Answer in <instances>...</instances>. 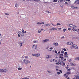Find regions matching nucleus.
<instances>
[{"label": "nucleus", "instance_id": "f257e3e1", "mask_svg": "<svg viewBox=\"0 0 79 79\" xmlns=\"http://www.w3.org/2000/svg\"><path fill=\"white\" fill-rule=\"evenodd\" d=\"M23 63H25V64H28V63H30V61L26 59H24L23 60Z\"/></svg>", "mask_w": 79, "mask_h": 79}, {"label": "nucleus", "instance_id": "f03ea898", "mask_svg": "<svg viewBox=\"0 0 79 79\" xmlns=\"http://www.w3.org/2000/svg\"><path fill=\"white\" fill-rule=\"evenodd\" d=\"M32 55L34 56H36L37 57H39L40 56V54L39 53L37 54H32Z\"/></svg>", "mask_w": 79, "mask_h": 79}, {"label": "nucleus", "instance_id": "7ed1b4c3", "mask_svg": "<svg viewBox=\"0 0 79 79\" xmlns=\"http://www.w3.org/2000/svg\"><path fill=\"white\" fill-rule=\"evenodd\" d=\"M72 47L73 48H75V49H77L78 47H77V46L76 45V44H73L72 45Z\"/></svg>", "mask_w": 79, "mask_h": 79}, {"label": "nucleus", "instance_id": "20e7f679", "mask_svg": "<svg viewBox=\"0 0 79 79\" xmlns=\"http://www.w3.org/2000/svg\"><path fill=\"white\" fill-rule=\"evenodd\" d=\"M37 48V46L36 45H33L32 48L33 50H35V49H36Z\"/></svg>", "mask_w": 79, "mask_h": 79}, {"label": "nucleus", "instance_id": "39448f33", "mask_svg": "<svg viewBox=\"0 0 79 79\" xmlns=\"http://www.w3.org/2000/svg\"><path fill=\"white\" fill-rule=\"evenodd\" d=\"M74 44V43H73V42H69L68 43H67V45H72V44Z\"/></svg>", "mask_w": 79, "mask_h": 79}, {"label": "nucleus", "instance_id": "423d86ee", "mask_svg": "<svg viewBox=\"0 0 79 79\" xmlns=\"http://www.w3.org/2000/svg\"><path fill=\"white\" fill-rule=\"evenodd\" d=\"M49 40L48 39H46L44 40L43 41V42H47Z\"/></svg>", "mask_w": 79, "mask_h": 79}, {"label": "nucleus", "instance_id": "0eeeda50", "mask_svg": "<svg viewBox=\"0 0 79 79\" xmlns=\"http://www.w3.org/2000/svg\"><path fill=\"white\" fill-rule=\"evenodd\" d=\"M53 45H54L55 47H57L58 45V44L57 43H53Z\"/></svg>", "mask_w": 79, "mask_h": 79}, {"label": "nucleus", "instance_id": "6e6552de", "mask_svg": "<svg viewBox=\"0 0 79 79\" xmlns=\"http://www.w3.org/2000/svg\"><path fill=\"white\" fill-rule=\"evenodd\" d=\"M64 56L66 58H67L68 56V54H67V52H65L64 53Z\"/></svg>", "mask_w": 79, "mask_h": 79}, {"label": "nucleus", "instance_id": "1a4fd4ad", "mask_svg": "<svg viewBox=\"0 0 79 79\" xmlns=\"http://www.w3.org/2000/svg\"><path fill=\"white\" fill-rule=\"evenodd\" d=\"M71 8H72V9H77V7H74L73 6H71Z\"/></svg>", "mask_w": 79, "mask_h": 79}, {"label": "nucleus", "instance_id": "9d476101", "mask_svg": "<svg viewBox=\"0 0 79 79\" xmlns=\"http://www.w3.org/2000/svg\"><path fill=\"white\" fill-rule=\"evenodd\" d=\"M51 26V25L50 24L48 23V24H44V26Z\"/></svg>", "mask_w": 79, "mask_h": 79}, {"label": "nucleus", "instance_id": "9b49d317", "mask_svg": "<svg viewBox=\"0 0 79 79\" xmlns=\"http://www.w3.org/2000/svg\"><path fill=\"white\" fill-rule=\"evenodd\" d=\"M57 28H51L50 29V31H55V30H57Z\"/></svg>", "mask_w": 79, "mask_h": 79}, {"label": "nucleus", "instance_id": "f8f14e48", "mask_svg": "<svg viewBox=\"0 0 79 79\" xmlns=\"http://www.w3.org/2000/svg\"><path fill=\"white\" fill-rule=\"evenodd\" d=\"M75 3H77V4H79V0H77L75 1Z\"/></svg>", "mask_w": 79, "mask_h": 79}, {"label": "nucleus", "instance_id": "ddd939ff", "mask_svg": "<svg viewBox=\"0 0 79 79\" xmlns=\"http://www.w3.org/2000/svg\"><path fill=\"white\" fill-rule=\"evenodd\" d=\"M75 60H78V61H79V57H76L75 58Z\"/></svg>", "mask_w": 79, "mask_h": 79}, {"label": "nucleus", "instance_id": "4468645a", "mask_svg": "<svg viewBox=\"0 0 79 79\" xmlns=\"http://www.w3.org/2000/svg\"><path fill=\"white\" fill-rule=\"evenodd\" d=\"M69 26L70 27H74V25L73 24H69Z\"/></svg>", "mask_w": 79, "mask_h": 79}, {"label": "nucleus", "instance_id": "2eb2a0df", "mask_svg": "<svg viewBox=\"0 0 79 79\" xmlns=\"http://www.w3.org/2000/svg\"><path fill=\"white\" fill-rule=\"evenodd\" d=\"M75 77H76V79H79V75H76L75 76Z\"/></svg>", "mask_w": 79, "mask_h": 79}, {"label": "nucleus", "instance_id": "dca6fc26", "mask_svg": "<svg viewBox=\"0 0 79 79\" xmlns=\"http://www.w3.org/2000/svg\"><path fill=\"white\" fill-rule=\"evenodd\" d=\"M71 66H76V64H74L73 63H71Z\"/></svg>", "mask_w": 79, "mask_h": 79}, {"label": "nucleus", "instance_id": "f3484780", "mask_svg": "<svg viewBox=\"0 0 79 79\" xmlns=\"http://www.w3.org/2000/svg\"><path fill=\"white\" fill-rule=\"evenodd\" d=\"M50 58L49 55L46 56V58H47V59H48V58Z\"/></svg>", "mask_w": 79, "mask_h": 79}, {"label": "nucleus", "instance_id": "a211bd4d", "mask_svg": "<svg viewBox=\"0 0 79 79\" xmlns=\"http://www.w3.org/2000/svg\"><path fill=\"white\" fill-rule=\"evenodd\" d=\"M41 31V30L40 29L38 30V33H40Z\"/></svg>", "mask_w": 79, "mask_h": 79}, {"label": "nucleus", "instance_id": "6ab92c4d", "mask_svg": "<svg viewBox=\"0 0 79 79\" xmlns=\"http://www.w3.org/2000/svg\"><path fill=\"white\" fill-rule=\"evenodd\" d=\"M3 72H6V69H2Z\"/></svg>", "mask_w": 79, "mask_h": 79}, {"label": "nucleus", "instance_id": "aec40b11", "mask_svg": "<svg viewBox=\"0 0 79 79\" xmlns=\"http://www.w3.org/2000/svg\"><path fill=\"white\" fill-rule=\"evenodd\" d=\"M66 74H71V72H68L66 73Z\"/></svg>", "mask_w": 79, "mask_h": 79}, {"label": "nucleus", "instance_id": "412c9836", "mask_svg": "<svg viewBox=\"0 0 79 79\" xmlns=\"http://www.w3.org/2000/svg\"><path fill=\"white\" fill-rule=\"evenodd\" d=\"M22 33L20 34L22 36H24V34L23 33V32H22Z\"/></svg>", "mask_w": 79, "mask_h": 79}, {"label": "nucleus", "instance_id": "4be33fe9", "mask_svg": "<svg viewBox=\"0 0 79 79\" xmlns=\"http://www.w3.org/2000/svg\"><path fill=\"white\" fill-rule=\"evenodd\" d=\"M33 1H34L35 2H39L40 0H33Z\"/></svg>", "mask_w": 79, "mask_h": 79}, {"label": "nucleus", "instance_id": "5701e85b", "mask_svg": "<svg viewBox=\"0 0 79 79\" xmlns=\"http://www.w3.org/2000/svg\"><path fill=\"white\" fill-rule=\"evenodd\" d=\"M58 2H63V0H57Z\"/></svg>", "mask_w": 79, "mask_h": 79}, {"label": "nucleus", "instance_id": "b1692460", "mask_svg": "<svg viewBox=\"0 0 79 79\" xmlns=\"http://www.w3.org/2000/svg\"><path fill=\"white\" fill-rule=\"evenodd\" d=\"M73 30L75 32H76V31H77V29H75V28H73Z\"/></svg>", "mask_w": 79, "mask_h": 79}, {"label": "nucleus", "instance_id": "393cba45", "mask_svg": "<svg viewBox=\"0 0 79 79\" xmlns=\"http://www.w3.org/2000/svg\"><path fill=\"white\" fill-rule=\"evenodd\" d=\"M15 7H17L18 6V3H16L15 6Z\"/></svg>", "mask_w": 79, "mask_h": 79}, {"label": "nucleus", "instance_id": "a878e982", "mask_svg": "<svg viewBox=\"0 0 79 79\" xmlns=\"http://www.w3.org/2000/svg\"><path fill=\"white\" fill-rule=\"evenodd\" d=\"M18 69H19V70H22V68H18Z\"/></svg>", "mask_w": 79, "mask_h": 79}, {"label": "nucleus", "instance_id": "bb28decb", "mask_svg": "<svg viewBox=\"0 0 79 79\" xmlns=\"http://www.w3.org/2000/svg\"><path fill=\"white\" fill-rule=\"evenodd\" d=\"M22 79H29L28 78L25 77V78H22Z\"/></svg>", "mask_w": 79, "mask_h": 79}, {"label": "nucleus", "instance_id": "cd10ccee", "mask_svg": "<svg viewBox=\"0 0 79 79\" xmlns=\"http://www.w3.org/2000/svg\"><path fill=\"white\" fill-rule=\"evenodd\" d=\"M66 29L64 28V29H63V32H65V31H66Z\"/></svg>", "mask_w": 79, "mask_h": 79}, {"label": "nucleus", "instance_id": "c85d7f7f", "mask_svg": "<svg viewBox=\"0 0 79 79\" xmlns=\"http://www.w3.org/2000/svg\"><path fill=\"white\" fill-rule=\"evenodd\" d=\"M53 2H57V0H53Z\"/></svg>", "mask_w": 79, "mask_h": 79}, {"label": "nucleus", "instance_id": "c756f323", "mask_svg": "<svg viewBox=\"0 0 79 79\" xmlns=\"http://www.w3.org/2000/svg\"><path fill=\"white\" fill-rule=\"evenodd\" d=\"M25 58L27 59V58H28V56H25Z\"/></svg>", "mask_w": 79, "mask_h": 79}, {"label": "nucleus", "instance_id": "7c9ffc66", "mask_svg": "<svg viewBox=\"0 0 79 79\" xmlns=\"http://www.w3.org/2000/svg\"><path fill=\"white\" fill-rule=\"evenodd\" d=\"M57 26H59V25H61L60 23H57Z\"/></svg>", "mask_w": 79, "mask_h": 79}, {"label": "nucleus", "instance_id": "2f4dec72", "mask_svg": "<svg viewBox=\"0 0 79 79\" xmlns=\"http://www.w3.org/2000/svg\"><path fill=\"white\" fill-rule=\"evenodd\" d=\"M23 45V44L21 43L20 44V47H21Z\"/></svg>", "mask_w": 79, "mask_h": 79}, {"label": "nucleus", "instance_id": "473e14b6", "mask_svg": "<svg viewBox=\"0 0 79 79\" xmlns=\"http://www.w3.org/2000/svg\"><path fill=\"white\" fill-rule=\"evenodd\" d=\"M59 56H63V54H60L59 55Z\"/></svg>", "mask_w": 79, "mask_h": 79}, {"label": "nucleus", "instance_id": "72a5a7b5", "mask_svg": "<svg viewBox=\"0 0 79 79\" xmlns=\"http://www.w3.org/2000/svg\"><path fill=\"white\" fill-rule=\"evenodd\" d=\"M47 72H48V73H52V72H50L48 70L47 71Z\"/></svg>", "mask_w": 79, "mask_h": 79}, {"label": "nucleus", "instance_id": "f704fd0d", "mask_svg": "<svg viewBox=\"0 0 79 79\" xmlns=\"http://www.w3.org/2000/svg\"><path fill=\"white\" fill-rule=\"evenodd\" d=\"M69 62H71L72 61V60L71 59L69 60Z\"/></svg>", "mask_w": 79, "mask_h": 79}, {"label": "nucleus", "instance_id": "c9c22d12", "mask_svg": "<svg viewBox=\"0 0 79 79\" xmlns=\"http://www.w3.org/2000/svg\"><path fill=\"white\" fill-rule=\"evenodd\" d=\"M64 51H62L61 52V53H64Z\"/></svg>", "mask_w": 79, "mask_h": 79}, {"label": "nucleus", "instance_id": "e433bc0d", "mask_svg": "<svg viewBox=\"0 0 79 79\" xmlns=\"http://www.w3.org/2000/svg\"><path fill=\"white\" fill-rule=\"evenodd\" d=\"M37 24L40 25V24H41V23L38 22V23H37Z\"/></svg>", "mask_w": 79, "mask_h": 79}, {"label": "nucleus", "instance_id": "4c0bfd02", "mask_svg": "<svg viewBox=\"0 0 79 79\" xmlns=\"http://www.w3.org/2000/svg\"><path fill=\"white\" fill-rule=\"evenodd\" d=\"M63 59H64V58L63 57H62L61 58V60H63Z\"/></svg>", "mask_w": 79, "mask_h": 79}, {"label": "nucleus", "instance_id": "58836bf2", "mask_svg": "<svg viewBox=\"0 0 79 79\" xmlns=\"http://www.w3.org/2000/svg\"><path fill=\"white\" fill-rule=\"evenodd\" d=\"M59 71H60V73H63V72L61 70H59Z\"/></svg>", "mask_w": 79, "mask_h": 79}, {"label": "nucleus", "instance_id": "ea45409f", "mask_svg": "<svg viewBox=\"0 0 79 79\" xmlns=\"http://www.w3.org/2000/svg\"><path fill=\"white\" fill-rule=\"evenodd\" d=\"M46 13H50V11H48V10H47L46 11Z\"/></svg>", "mask_w": 79, "mask_h": 79}, {"label": "nucleus", "instance_id": "a19ab883", "mask_svg": "<svg viewBox=\"0 0 79 79\" xmlns=\"http://www.w3.org/2000/svg\"><path fill=\"white\" fill-rule=\"evenodd\" d=\"M0 72H3V69H0Z\"/></svg>", "mask_w": 79, "mask_h": 79}, {"label": "nucleus", "instance_id": "79ce46f5", "mask_svg": "<svg viewBox=\"0 0 79 79\" xmlns=\"http://www.w3.org/2000/svg\"><path fill=\"white\" fill-rule=\"evenodd\" d=\"M0 72H3V69H0Z\"/></svg>", "mask_w": 79, "mask_h": 79}, {"label": "nucleus", "instance_id": "37998d69", "mask_svg": "<svg viewBox=\"0 0 79 79\" xmlns=\"http://www.w3.org/2000/svg\"><path fill=\"white\" fill-rule=\"evenodd\" d=\"M65 65V63L64 62L63 63V66H64Z\"/></svg>", "mask_w": 79, "mask_h": 79}, {"label": "nucleus", "instance_id": "c03bdc74", "mask_svg": "<svg viewBox=\"0 0 79 79\" xmlns=\"http://www.w3.org/2000/svg\"><path fill=\"white\" fill-rule=\"evenodd\" d=\"M70 70H71V69H67V71H70Z\"/></svg>", "mask_w": 79, "mask_h": 79}, {"label": "nucleus", "instance_id": "a18cd8bd", "mask_svg": "<svg viewBox=\"0 0 79 79\" xmlns=\"http://www.w3.org/2000/svg\"><path fill=\"white\" fill-rule=\"evenodd\" d=\"M19 34H22V32H21V31H19Z\"/></svg>", "mask_w": 79, "mask_h": 79}, {"label": "nucleus", "instance_id": "49530a36", "mask_svg": "<svg viewBox=\"0 0 79 79\" xmlns=\"http://www.w3.org/2000/svg\"><path fill=\"white\" fill-rule=\"evenodd\" d=\"M63 49L65 51H66V49L65 48H64Z\"/></svg>", "mask_w": 79, "mask_h": 79}, {"label": "nucleus", "instance_id": "de8ad7c7", "mask_svg": "<svg viewBox=\"0 0 79 79\" xmlns=\"http://www.w3.org/2000/svg\"><path fill=\"white\" fill-rule=\"evenodd\" d=\"M5 15H7L8 16V15H9V14H8V13H5Z\"/></svg>", "mask_w": 79, "mask_h": 79}, {"label": "nucleus", "instance_id": "09e8293b", "mask_svg": "<svg viewBox=\"0 0 79 79\" xmlns=\"http://www.w3.org/2000/svg\"><path fill=\"white\" fill-rule=\"evenodd\" d=\"M41 24H44V22H41Z\"/></svg>", "mask_w": 79, "mask_h": 79}, {"label": "nucleus", "instance_id": "8fccbe9b", "mask_svg": "<svg viewBox=\"0 0 79 79\" xmlns=\"http://www.w3.org/2000/svg\"><path fill=\"white\" fill-rule=\"evenodd\" d=\"M60 73L59 72H57V74H60Z\"/></svg>", "mask_w": 79, "mask_h": 79}, {"label": "nucleus", "instance_id": "3c124183", "mask_svg": "<svg viewBox=\"0 0 79 79\" xmlns=\"http://www.w3.org/2000/svg\"><path fill=\"white\" fill-rule=\"evenodd\" d=\"M49 49H50V50H52V49H53V48H52V47L50 48H49Z\"/></svg>", "mask_w": 79, "mask_h": 79}, {"label": "nucleus", "instance_id": "603ef678", "mask_svg": "<svg viewBox=\"0 0 79 79\" xmlns=\"http://www.w3.org/2000/svg\"><path fill=\"white\" fill-rule=\"evenodd\" d=\"M55 53H57V51L56 50L55 52Z\"/></svg>", "mask_w": 79, "mask_h": 79}, {"label": "nucleus", "instance_id": "864d4df0", "mask_svg": "<svg viewBox=\"0 0 79 79\" xmlns=\"http://www.w3.org/2000/svg\"><path fill=\"white\" fill-rule=\"evenodd\" d=\"M48 48H49V47L48 46H47L46 48V49H48Z\"/></svg>", "mask_w": 79, "mask_h": 79}, {"label": "nucleus", "instance_id": "5fc2aeb1", "mask_svg": "<svg viewBox=\"0 0 79 79\" xmlns=\"http://www.w3.org/2000/svg\"><path fill=\"white\" fill-rule=\"evenodd\" d=\"M62 39H64V36H63L61 38Z\"/></svg>", "mask_w": 79, "mask_h": 79}, {"label": "nucleus", "instance_id": "6e6d98bb", "mask_svg": "<svg viewBox=\"0 0 79 79\" xmlns=\"http://www.w3.org/2000/svg\"><path fill=\"white\" fill-rule=\"evenodd\" d=\"M18 37H21V35H20L19 34L18 35Z\"/></svg>", "mask_w": 79, "mask_h": 79}, {"label": "nucleus", "instance_id": "4d7b16f0", "mask_svg": "<svg viewBox=\"0 0 79 79\" xmlns=\"http://www.w3.org/2000/svg\"><path fill=\"white\" fill-rule=\"evenodd\" d=\"M56 64H57V65H59V64L58 63H56Z\"/></svg>", "mask_w": 79, "mask_h": 79}, {"label": "nucleus", "instance_id": "13d9d810", "mask_svg": "<svg viewBox=\"0 0 79 79\" xmlns=\"http://www.w3.org/2000/svg\"><path fill=\"white\" fill-rule=\"evenodd\" d=\"M33 43H36V42H37V41H33Z\"/></svg>", "mask_w": 79, "mask_h": 79}, {"label": "nucleus", "instance_id": "bf43d9fd", "mask_svg": "<svg viewBox=\"0 0 79 79\" xmlns=\"http://www.w3.org/2000/svg\"><path fill=\"white\" fill-rule=\"evenodd\" d=\"M24 30L23 29H22V32H24Z\"/></svg>", "mask_w": 79, "mask_h": 79}, {"label": "nucleus", "instance_id": "052dcab7", "mask_svg": "<svg viewBox=\"0 0 79 79\" xmlns=\"http://www.w3.org/2000/svg\"><path fill=\"white\" fill-rule=\"evenodd\" d=\"M41 29V31H45V30H44V29Z\"/></svg>", "mask_w": 79, "mask_h": 79}, {"label": "nucleus", "instance_id": "680f3d73", "mask_svg": "<svg viewBox=\"0 0 79 79\" xmlns=\"http://www.w3.org/2000/svg\"><path fill=\"white\" fill-rule=\"evenodd\" d=\"M23 33V34H24V33L25 34H26V31H25Z\"/></svg>", "mask_w": 79, "mask_h": 79}, {"label": "nucleus", "instance_id": "e2e57ef3", "mask_svg": "<svg viewBox=\"0 0 79 79\" xmlns=\"http://www.w3.org/2000/svg\"><path fill=\"white\" fill-rule=\"evenodd\" d=\"M65 4H66V5H68V3L67 2H65Z\"/></svg>", "mask_w": 79, "mask_h": 79}, {"label": "nucleus", "instance_id": "0e129e2a", "mask_svg": "<svg viewBox=\"0 0 79 79\" xmlns=\"http://www.w3.org/2000/svg\"><path fill=\"white\" fill-rule=\"evenodd\" d=\"M68 77V75H67V76H66L65 77H66V78H67V77Z\"/></svg>", "mask_w": 79, "mask_h": 79}, {"label": "nucleus", "instance_id": "69168bd1", "mask_svg": "<svg viewBox=\"0 0 79 79\" xmlns=\"http://www.w3.org/2000/svg\"><path fill=\"white\" fill-rule=\"evenodd\" d=\"M60 51H59V52H58V53L59 54H60Z\"/></svg>", "mask_w": 79, "mask_h": 79}, {"label": "nucleus", "instance_id": "338daca9", "mask_svg": "<svg viewBox=\"0 0 79 79\" xmlns=\"http://www.w3.org/2000/svg\"><path fill=\"white\" fill-rule=\"evenodd\" d=\"M59 70L58 69H56V71H58Z\"/></svg>", "mask_w": 79, "mask_h": 79}, {"label": "nucleus", "instance_id": "774afa93", "mask_svg": "<svg viewBox=\"0 0 79 79\" xmlns=\"http://www.w3.org/2000/svg\"><path fill=\"white\" fill-rule=\"evenodd\" d=\"M78 33L79 34V29H78Z\"/></svg>", "mask_w": 79, "mask_h": 79}]
</instances>
